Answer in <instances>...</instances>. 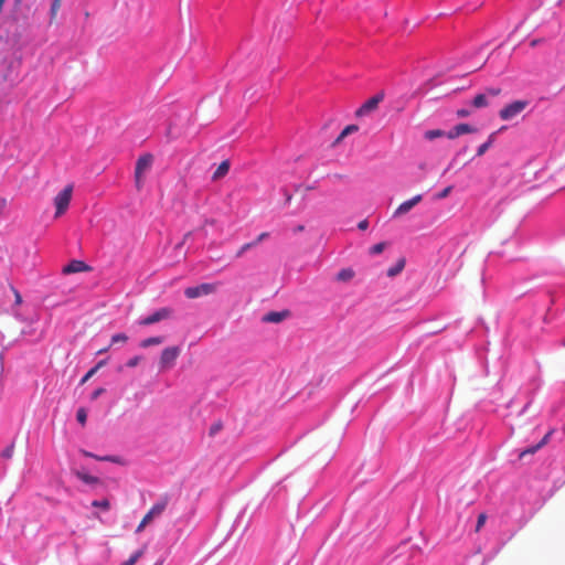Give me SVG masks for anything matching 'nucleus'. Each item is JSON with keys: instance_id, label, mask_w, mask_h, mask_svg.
I'll return each instance as SVG.
<instances>
[{"instance_id": "nucleus-35", "label": "nucleus", "mask_w": 565, "mask_h": 565, "mask_svg": "<svg viewBox=\"0 0 565 565\" xmlns=\"http://www.w3.org/2000/svg\"><path fill=\"white\" fill-rule=\"evenodd\" d=\"M97 372V367H93L90 369L85 375L84 377L81 380V384H84L86 383L95 373Z\"/></svg>"}, {"instance_id": "nucleus-9", "label": "nucleus", "mask_w": 565, "mask_h": 565, "mask_svg": "<svg viewBox=\"0 0 565 565\" xmlns=\"http://www.w3.org/2000/svg\"><path fill=\"white\" fill-rule=\"evenodd\" d=\"M423 195L417 194L413 196L412 199L401 203L397 209L393 213V217H399L402 215L407 214L415 205H417L419 202H422Z\"/></svg>"}, {"instance_id": "nucleus-8", "label": "nucleus", "mask_w": 565, "mask_h": 565, "mask_svg": "<svg viewBox=\"0 0 565 565\" xmlns=\"http://www.w3.org/2000/svg\"><path fill=\"white\" fill-rule=\"evenodd\" d=\"M384 99V93L381 92L370 99H367L358 110L356 116H363L366 114H370L371 111L375 110L379 106V104Z\"/></svg>"}, {"instance_id": "nucleus-29", "label": "nucleus", "mask_w": 565, "mask_h": 565, "mask_svg": "<svg viewBox=\"0 0 565 565\" xmlns=\"http://www.w3.org/2000/svg\"><path fill=\"white\" fill-rule=\"evenodd\" d=\"M255 246H256V243H253V242H249V243L244 244V245H243V246L237 250V253H236V257H237V258L242 257V256H243V254H244L246 250H248V249H250V248H253V247H255Z\"/></svg>"}, {"instance_id": "nucleus-43", "label": "nucleus", "mask_w": 565, "mask_h": 565, "mask_svg": "<svg viewBox=\"0 0 565 565\" xmlns=\"http://www.w3.org/2000/svg\"><path fill=\"white\" fill-rule=\"evenodd\" d=\"M460 152H457L456 156L451 159L450 163H449V168L452 167L456 162V159L457 157L459 156Z\"/></svg>"}, {"instance_id": "nucleus-46", "label": "nucleus", "mask_w": 565, "mask_h": 565, "mask_svg": "<svg viewBox=\"0 0 565 565\" xmlns=\"http://www.w3.org/2000/svg\"><path fill=\"white\" fill-rule=\"evenodd\" d=\"M107 351H108V348H103V349H100V350L97 352V354H103V353H105V352H107Z\"/></svg>"}, {"instance_id": "nucleus-1", "label": "nucleus", "mask_w": 565, "mask_h": 565, "mask_svg": "<svg viewBox=\"0 0 565 565\" xmlns=\"http://www.w3.org/2000/svg\"><path fill=\"white\" fill-rule=\"evenodd\" d=\"M168 497H163L158 502H156L151 507V509L145 514L141 522L137 526L136 532H141L149 523L153 521V519L160 516L164 512L168 505Z\"/></svg>"}, {"instance_id": "nucleus-33", "label": "nucleus", "mask_w": 565, "mask_h": 565, "mask_svg": "<svg viewBox=\"0 0 565 565\" xmlns=\"http://www.w3.org/2000/svg\"><path fill=\"white\" fill-rule=\"evenodd\" d=\"M488 97H495V96H499L501 94V88H494V87H491V88H487L486 89V93H484Z\"/></svg>"}, {"instance_id": "nucleus-24", "label": "nucleus", "mask_w": 565, "mask_h": 565, "mask_svg": "<svg viewBox=\"0 0 565 565\" xmlns=\"http://www.w3.org/2000/svg\"><path fill=\"white\" fill-rule=\"evenodd\" d=\"M354 276V271L350 268H344V269H341L338 274H337V280L339 281H349L353 278Z\"/></svg>"}, {"instance_id": "nucleus-36", "label": "nucleus", "mask_w": 565, "mask_h": 565, "mask_svg": "<svg viewBox=\"0 0 565 565\" xmlns=\"http://www.w3.org/2000/svg\"><path fill=\"white\" fill-rule=\"evenodd\" d=\"M61 2H62V0H53L52 6H51L52 15L56 14V12L58 11V9L61 7Z\"/></svg>"}, {"instance_id": "nucleus-42", "label": "nucleus", "mask_w": 565, "mask_h": 565, "mask_svg": "<svg viewBox=\"0 0 565 565\" xmlns=\"http://www.w3.org/2000/svg\"><path fill=\"white\" fill-rule=\"evenodd\" d=\"M6 205H7L6 199H0V214L2 213Z\"/></svg>"}, {"instance_id": "nucleus-44", "label": "nucleus", "mask_w": 565, "mask_h": 565, "mask_svg": "<svg viewBox=\"0 0 565 565\" xmlns=\"http://www.w3.org/2000/svg\"><path fill=\"white\" fill-rule=\"evenodd\" d=\"M7 0H0V13L2 12L3 10V6L6 3Z\"/></svg>"}, {"instance_id": "nucleus-19", "label": "nucleus", "mask_w": 565, "mask_h": 565, "mask_svg": "<svg viewBox=\"0 0 565 565\" xmlns=\"http://www.w3.org/2000/svg\"><path fill=\"white\" fill-rule=\"evenodd\" d=\"M405 258H399L395 266L388 268L387 276L395 277L397 276L405 267Z\"/></svg>"}, {"instance_id": "nucleus-41", "label": "nucleus", "mask_w": 565, "mask_h": 565, "mask_svg": "<svg viewBox=\"0 0 565 565\" xmlns=\"http://www.w3.org/2000/svg\"><path fill=\"white\" fill-rule=\"evenodd\" d=\"M367 226H369V222H367V220H362V221H360V222H359V224H358V227H359V230H361V231L366 230V228H367Z\"/></svg>"}, {"instance_id": "nucleus-15", "label": "nucleus", "mask_w": 565, "mask_h": 565, "mask_svg": "<svg viewBox=\"0 0 565 565\" xmlns=\"http://www.w3.org/2000/svg\"><path fill=\"white\" fill-rule=\"evenodd\" d=\"M494 139H495V132H492V134L488 137V140L478 147V149H477V156H478V157L483 156V154L489 150V148L493 145Z\"/></svg>"}, {"instance_id": "nucleus-5", "label": "nucleus", "mask_w": 565, "mask_h": 565, "mask_svg": "<svg viewBox=\"0 0 565 565\" xmlns=\"http://www.w3.org/2000/svg\"><path fill=\"white\" fill-rule=\"evenodd\" d=\"M173 313H174V311L172 308L162 307V308H159L158 310H156L154 312H152L151 315L140 319L138 321V323H139V326H143V327L151 326V324L158 323L162 320L172 318Z\"/></svg>"}, {"instance_id": "nucleus-30", "label": "nucleus", "mask_w": 565, "mask_h": 565, "mask_svg": "<svg viewBox=\"0 0 565 565\" xmlns=\"http://www.w3.org/2000/svg\"><path fill=\"white\" fill-rule=\"evenodd\" d=\"M451 190H452L451 185L445 188L441 192H439L435 195V199L443 200V199L447 198L450 194Z\"/></svg>"}, {"instance_id": "nucleus-49", "label": "nucleus", "mask_w": 565, "mask_h": 565, "mask_svg": "<svg viewBox=\"0 0 565 565\" xmlns=\"http://www.w3.org/2000/svg\"><path fill=\"white\" fill-rule=\"evenodd\" d=\"M217 429H218V427H213V428L211 429V434H214Z\"/></svg>"}, {"instance_id": "nucleus-37", "label": "nucleus", "mask_w": 565, "mask_h": 565, "mask_svg": "<svg viewBox=\"0 0 565 565\" xmlns=\"http://www.w3.org/2000/svg\"><path fill=\"white\" fill-rule=\"evenodd\" d=\"M11 290H12V292L14 295V302H15V305H21L22 303L21 294L13 286H11Z\"/></svg>"}, {"instance_id": "nucleus-27", "label": "nucleus", "mask_w": 565, "mask_h": 565, "mask_svg": "<svg viewBox=\"0 0 565 565\" xmlns=\"http://www.w3.org/2000/svg\"><path fill=\"white\" fill-rule=\"evenodd\" d=\"M92 505L95 507V508H100V509H104V510H109L110 508V503L107 499H104V500H95L92 502Z\"/></svg>"}, {"instance_id": "nucleus-28", "label": "nucleus", "mask_w": 565, "mask_h": 565, "mask_svg": "<svg viewBox=\"0 0 565 565\" xmlns=\"http://www.w3.org/2000/svg\"><path fill=\"white\" fill-rule=\"evenodd\" d=\"M127 341L128 337L125 333H116L111 337V344L126 343Z\"/></svg>"}, {"instance_id": "nucleus-25", "label": "nucleus", "mask_w": 565, "mask_h": 565, "mask_svg": "<svg viewBox=\"0 0 565 565\" xmlns=\"http://www.w3.org/2000/svg\"><path fill=\"white\" fill-rule=\"evenodd\" d=\"M76 419L77 422L84 426L86 424V419H87V412L85 408L81 407L77 409V413H76Z\"/></svg>"}, {"instance_id": "nucleus-47", "label": "nucleus", "mask_w": 565, "mask_h": 565, "mask_svg": "<svg viewBox=\"0 0 565 565\" xmlns=\"http://www.w3.org/2000/svg\"><path fill=\"white\" fill-rule=\"evenodd\" d=\"M303 228H305V227H303V225H299V226H297V231H298V232L303 231Z\"/></svg>"}, {"instance_id": "nucleus-7", "label": "nucleus", "mask_w": 565, "mask_h": 565, "mask_svg": "<svg viewBox=\"0 0 565 565\" xmlns=\"http://www.w3.org/2000/svg\"><path fill=\"white\" fill-rule=\"evenodd\" d=\"M526 106H527V102H525V100H515V102L507 105L505 107H503L500 110V114H499L500 118L502 120L512 119L515 116H518L521 111H523Z\"/></svg>"}, {"instance_id": "nucleus-38", "label": "nucleus", "mask_w": 565, "mask_h": 565, "mask_svg": "<svg viewBox=\"0 0 565 565\" xmlns=\"http://www.w3.org/2000/svg\"><path fill=\"white\" fill-rule=\"evenodd\" d=\"M269 236V234L267 232H264V233H260L257 238L255 241H253V243H256V246L263 242L264 239H266L267 237Z\"/></svg>"}, {"instance_id": "nucleus-34", "label": "nucleus", "mask_w": 565, "mask_h": 565, "mask_svg": "<svg viewBox=\"0 0 565 565\" xmlns=\"http://www.w3.org/2000/svg\"><path fill=\"white\" fill-rule=\"evenodd\" d=\"M140 361H141V356L136 355L127 361V366L135 367L139 364Z\"/></svg>"}, {"instance_id": "nucleus-4", "label": "nucleus", "mask_w": 565, "mask_h": 565, "mask_svg": "<svg viewBox=\"0 0 565 565\" xmlns=\"http://www.w3.org/2000/svg\"><path fill=\"white\" fill-rule=\"evenodd\" d=\"M181 354V348L178 345L168 347L162 350L159 365L161 370H170L175 365L178 358Z\"/></svg>"}, {"instance_id": "nucleus-3", "label": "nucleus", "mask_w": 565, "mask_h": 565, "mask_svg": "<svg viewBox=\"0 0 565 565\" xmlns=\"http://www.w3.org/2000/svg\"><path fill=\"white\" fill-rule=\"evenodd\" d=\"M153 156L150 153L142 154L138 158L135 168V181L138 190L142 186V175L151 168Z\"/></svg>"}, {"instance_id": "nucleus-39", "label": "nucleus", "mask_w": 565, "mask_h": 565, "mask_svg": "<svg viewBox=\"0 0 565 565\" xmlns=\"http://www.w3.org/2000/svg\"><path fill=\"white\" fill-rule=\"evenodd\" d=\"M456 114L459 118H465L470 115V111L466 108H461V109H458Z\"/></svg>"}, {"instance_id": "nucleus-6", "label": "nucleus", "mask_w": 565, "mask_h": 565, "mask_svg": "<svg viewBox=\"0 0 565 565\" xmlns=\"http://www.w3.org/2000/svg\"><path fill=\"white\" fill-rule=\"evenodd\" d=\"M216 289H217V284H207V282H205V284H201L199 286L188 287L184 290V295L189 299H195V298H199L201 296L211 295V294L215 292Z\"/></svg>"}, {"instance_id": "nucleus-21", "label": "nucleus", "mask_w": 565, "mask_h": 565, "mask_svg": "<svg viewBox=\"0 0 565 565\" xmlns=\"http://www.w3.org/2000/svg\"><path fill=\"white\" fill-rule=\"evenodd\" d=\"M358 126L356 125H349L347 126L341 132L340 135L338 136V138L334 140L333 145H338L348 135L354 132V131H358Z\"/></svg>"}, {"instance_id": "nucleus-45", "label": "nucleus", "mask_w": 565, "mask_h": 565, "mask_svg": "<svg viewBox=\"0 0 565 565\" xmlns=\"http://www.w3.org/2000/svg\"><path fill=\"white\" fill-rule=\"evenodd\" d=\"M105 363H106L105 361H99L95 367H97V370H98L99 367L105 365Z\"/></svg>"}, {"instance_id": "nucleus-26", "label": "nucleus", "mask_w": 565, "mask_h": 565, "mask_svg": "<svg viewBox=\"0 0 565 565\" xmlns=\"http://www.w3.org/2000/svg\"><path fill=\"white\" fill-rule=\"evenodd\" d=\"M13 452H14V443H11L9 446H7L2 452H1V457L3 459H11L12 456H13Z\"/></svg>"}, {"instance_id": "nucleus-40", "label": "nucleus", "mask_w": 565, "mask_h": 565, "mask_svg": "<svg viewBox=\"0 0 565 565\" xmlns=\"http://www.w3.org/2000/svg\"><path fill=\"white\" fill-rule=\"evenodd\" d=\"M104 393H105V388H103V387L95 390L92 394V399L98 398Z\"/></svg>"}, {"instance_id": "nucleus-11", "label": "nucleus", "mask_w": 565, "mask_h": 565, "mask_svg": "<svg viewBox=\"0 0 565 565\" xmlns=\"http://www.w3.org/2000/svg\"><path fill=\"white\" fill-rule=\"evenodd\" d=\"M90 267L83 260L74 259L63 267L62 273L64 275L88 271Z\"/></svg>"}, {"instance_id": "nucleus-16", "label": "nucleus", "mask_w": 565, "mask_h": 565, "mask_svg": "<svg viewBox=\"0 0 565 565\" xmlns=\"http://www.w3.org/2000/svg\"><path fill=\"white\" fill-rule=\"evenodd\" d=\"M286 316H287V312L271 311V312L267 313L263 320L266 322L278 323V322L282 321L286 318Z\"/></svg>"}, {"instance_id": "nucleus-22", "label": "nucleus", "mask_w": 565, "mask_h": 565, "mask_svg": "<svg viewBox=\"0 0 565 565\" xmlns=\"http://www.w3.org/2000/svg\"><path fill=\"white\" fill-rule=\"evenodd\" d=\"M424 137L427 140H434L437 138L447 137V131H444L441 129H431L425 131Z\"/></svg>"}, {"instance_id": "nucleus-2", "label": "nucleus", "mask_w": 565, "mask_h": 565, "mask_svg": "<svg viewBox=\"0 0 565 565\" xmlns=\"http://www.w3.org/2000/svg\"><path fill=\"white\" fill-rule=\"evenodd\" d=\"M73 193V184H67L55 198H54V205H55V217H60L63 215L66 210L68 209L71 199Z\"/></svg>"}, {"instance_id": "nucleus-32", "label": "nucleus", "mask_w": 565, "mask_h": 565, "mask_svg": "<svg viewBox=\"0 0 565 565\" xmlns=\"http://www.w3.org/2000/svg\"><path fill=\"white\" fill-rule=\"evenodd\" d=\"M386 244L384 242L377 243L370 249L371 254H380L384 250Z\"/></svg>"}, {"instance_id": "nucleus-23", "label": "nucleus", "mask_w": 565, "mask_h": 565, "mask_svg": "<svg viewBox=\"0 0 565 565\" xmlns=\"http://www.w3.org/2000/svg\"><path fill=\"white\" fill-rule=\"evenodd\" d=\"M146 547H141L136 551L127 561L122 562L121 565H135L140 557L145 554Z\"/></svg>"}, {"instance_id": "nucleus-31", "label": "nucleus", "mask_w": 565, "mask_h": 565, "mask_svg": "<svg viewBox=\"0 0 565 565\" xmlns=\"http://www.w3.org/2000/svg\"><path fill=\"white\" fill-rule=\"evenodd\" d=\"M487 521L486 513H480L477 520L476 532H479Z\"/></svg>"}, {"instance_id": "nucleus-17", "label": "nucleus", "mask_w": 565, "mask_h": 565, "mask_svg": "<svg viewBox=\"0 0 565 565\" xmlns=\"http://www.w3.org/2000/svg\"><path fill=\"white\" fill-rule=\"evenodd\" d=\"M163 341H164L163 337H160V335L150 337V338L143 339L140 342V347L143 348V349H147V348L152 347V345H159V344L163 343Z\"/></svg>"}, {"instance_id": "nucleus-13", "label": "nucleus", "mask_w": 565, "mask_h": 565, "mask_svg": "<svg viewBox=\"0 0 565 565\" xmlns=\"http://www.w3.org/2000/svg\"><path fill=\"white\" fill-rule=\"evenodd\" d=\"M75 476L83 481L84 483L92 484V486H99L102 484V481L99 478L92 476L84 471H75Z\"/></svg>"}, {"instance_id": "nucleus-48", "label": "nucleus", "mask_w": 565, "mask_h": 565, "mask_svg": "<svg viewBox=\"0 0 565 565\" xmlns=\"http://www.w3.org/2000/svg\"><path fill=\"white\" fill-rule=\"evenodd\" d=\"M291 198H292V196H291L290 194H288V195L286 196V201H287V202H290V201H291Z\"/></svg>"}, {"instance_id": "nucleus-14", "label": "nucleus", "mask_w": 565, "mask_h": 565, "mask_svg": "<svg viewBox=\"0 0 565 565\" xmlns=\"http://www.w3.org/2000/svg\"><path fill=\"white\" fill-rule=\"evenodd\" d=\"M228 170H230V162H228V160L222 161L218 164V167L216 168V170L214 171V173L212 175V179L214 181L222 179L223 177H225L228 173Z\"/></svg>"}, {"instance_id": "nucleus-12", "label": "nucleus", "mask_w": 565, "mask_h": 565, "mask_svg": "<svg viewBox=\"0 0 565 565\" xmlns=\"http://www.w3.org/2000/svg\"><path fill=\"white\" fill-rule=\"evenodd\" d=\"M551 431L545 434V436L539 441L536 445L525 448L519 454V459H523L527 455H534L536 451H539L542 447H544L551 437Z\"/></svg>"}, {"instance_id": "nucleus-18", "label": "nucleus", "mask_w": 565, "mask_h": 565, "mask_svg": "<svg viewBox=\"0 0 565 565\" xmlns=\"http://www.w3.org/2000/svg\"><path fill=\"white\" fill-rule=\"evenodd\" d=\"M82 454L85 456V457H89V458H94V459H97V460H100V461H110V462H116V463H119L120 462V459L116 456H105V457H99V456H96L89 451H86V450H82Z\"/></svg>"}, {"instance_id": "nucleus-20", "label": "nucleus", "mask_w": 565, "mask_h": 565, "mask_svg": "<svg viewBox=\"0 0 565 565\" xmlns=\"http://www.w3.org/2000/svg\"><path fill=\"white\" fill-rule=\"evenodd\" d=\"M488 105H489V100H488V96L486 94H478L472 99V106L475 108H483V107H487Z\"/></svg>"}, {"instance_id": "nucleus-50", "label": "nucleus", "mask_w": 565, "mask_h": 565, "mask_svg": "<svg viewBox=\"0 0 565 565\" xmlns=\"http://www.w3.org/2000/svg\"><path fill=\"white\" fill-rule=\"evenodd\" d=\"M156 565H161V562L157 563Z\"/></svg>"}, {"instance_id": "nucleus-10", "label": "nucleus", "mask_w": 565, "mask_h": 565, "mask_svg": "<svg viewBox=\"0 0 565 565\" xmlns=\"http://www.w3.org/2000/svg\"><path fill=\"white\" fill-rule=\"evenodd\" d=\"M476 131H477V128L472 127L469 124L462 122V124L456 125L452 129L447 131V138L448 139H456V138H458L461 135L473 134Z\"/></svg>"}]
</instances>
